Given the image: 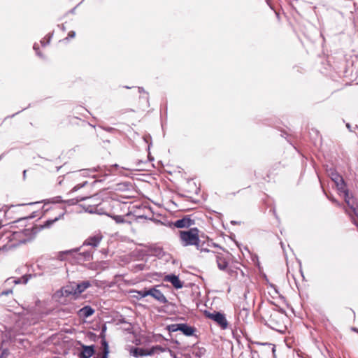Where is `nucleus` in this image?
<instances>
[{"label": "nucleus", "mask_w": 358, "mask_h": 358, "mask_svg": "<svg viewBox=\"0 0 358 358\" xmlns=\"http://www.w3.org/2000/svg\"><path fill=\"white\" fill-rule=\"evenodd\" d=\"M104 129L107 131H112L114 129L112 127H107V128H104Z\"/></svg>", "instance_id": "obj_45"}, {"label": "nucleus", "mask_w": 358, "mask_h": 358, "mask_svg": "<svg viewBox=\"0 0 358 358\" xmlns=\"http://www.w3.org/2000/svg\"><path fill=\"white\" fill-rule=\"evenodd\" d=\"M138 92H139V93H142V92L145 93V92L144 89H143V87H138Z\"/></svg>", "instance_id": "obj_44"}, {"label": "nucleus", "mask_w": 358, "mask_h": 358, "mask_svg": "<svg viewBox=\"0 0 358 358\" xmlns=\"http://www.w3.org/2000/svg\"><path fill=\"white\" fill-rule=\"evenodd\" d=\"M87 202L81 205L86 212L90 213H97L100 214V200L103 201L96 196H92L90 197H85Z\"/></svg>", "instance_id": "obj_4"}, {"label": "nucleus", "mask_w": 358, "mask_h": 358, "mask_svg": "<svg viewBox=\"0 0 358 358\" xmlns=\"http://www.w3.org/2000/svg\"><path fill=\"white\" fill-rule=\"evenodd\" d=\"M79 5H80V3H79V4H78V5H77L76 7H74L73 8H72V9L70 10V13H72V14H74V13H75V11H76V8H77Z\"/></svg>", "instance_id": "obj_43"}, {"label": "nucleus", "mask_w": 358, "mask_h": 358, "mask_svg": "<svg viewBox=\"0 0 358 358\" xmlns=\"http://www.w3.org/2000/svg\"><path fill=\"white\" fill-rule=\"evenodd\" d=\"M85 198L83 196H78L74 199H67L64 201V203H67L69 206H73L77 204L79 201H85Z\"/></svg>", "instance_id": "obj_27"}, {"label": "nucleus", "mask_w": 358, "mask_h": 358, "mask_svg": "<svg viewBox=\"0 0 358 358\" xmlns=\"http://www.w3.org/2000/svg\"><path fill=\"white\" fill-rule=\"evenodd\" d=\"M171 355L172 357H173L174 358H176V355L173 352H171Z\"/></svg>", "instance_id": "obj_51"}, {"label": "nucleus", "mask_w": 358, "mask_h": 358, "mask_svg": "<svg viewBox=\"0 0 358 358\" xmlns=\"http://www.w3.org/2000/svg\"><path fill=\"white\" fill-rule=\"evenodd\" d=\"M63 216H64V213L59 215L57 217H55L54 219H50V220L45 221L44 223L43 224L40 225V227H38L39 231L43 229L50 228L55 222L58 221Z\"/></svg>", "instance_id": "obj_19"}, {"label": "nucleus", "mask_w": 358, "mask_h": 358, "mask_svg": "<svg viewBox=\"0 0 358 358\" xmlns=\"http://www.w3.org/2000/svg\"><path fill=\"white\" fill-rule=\"evenodd\" d=\"M131 354L135 357H138L142 356L151 355L152 354V352H147L143 348H133L131 350Z\"/></svg>", "instance_id": "obj_17"}, {"label": "nucleus", "mask_w": 358, "mask_h": 358, "mask_svg": "<svg viewBox=\"0 0 358 358\" xmlns=\"http://www.w3.org/2000/svg\"><path fill=\"white\" fill-rule=\"evenodd\" d=\"M33 277L31 274H25L22 275L21 278H9L6 280V283H14L15 285H18L22 283L24 285L27 284L28 281Z\"/></svg>", "instance_id": "obj_13"}, {"label": "nucleus", "mask_w": 358, "mask_h": 358, "mask_svg": "<svg viewBox=\"0 0 358 358\" xmlns=\"http://www.w3.org/2000/svg\"><path fill=\"white\" fill-rule=\"evenodd\" d=\"M106 325H104L102 327L101 332L100 334V336L101 337V345H102L103 341H106V338H105V331H106Z\"/></svg>", "instance_id": "obj_35"}, {"label": "nucleus", "mask_w": 358, "mask_h": 358, "mask_svg": "<svg viewBox=\"0 0 358 358\" xmlns=\"http://www.w3.org/2000/svg\"><path fill=\"white\" fill-rule=\"evenodd\" d=\"M95 353V346L94 345H81V350L78 354L79 358H90Z\"/></svg>", "instance_id": "obj_10"}, {"label": "nucleus", "mask_w": 358, "mask_h": 358, "mask_svg": "<svg viewBox=\"0 0 358 358\" xmlns=\"http://www.w3.org/2000/svg\"><path fill=\"white\" fill-rule=\"evenodd\" d=\"M37 262L38 268L45 273H55L61 264L58 259L49 257H41Z\"/></svg>", "instance_id": "obj_2"}, {"label": "nucleus", "mask_w": 358, "mask_h": 358, "mask_svg": "<svg viewBox=\"0 0 358 358\" xmlns=\"http://www.w3.org/2000/svg\"><path fill=\"white\" fill-rule=\"evenodd\" d=\"M33 49L36 51V55L41 57V58H43V55L41 53V52L38 50H39V46L37 43H34V45H33Z\"/></svg>", "instance_id": "obj_32"}, {"label": "nucleus", "mask_w": 358, "mask_h": 358, "mask_svg": "<svg viewBox=\"0 0 358 358\" xmlns=\"http://www.w3.org/2000/svg\"><path fill=\"white\" fill-rule=\"evenodd\" d=\"M109 354V346L107 341H103L102 342V355L101 358H108Z\"/></svg>", "instance_id": "obj_26"}, {"label": "nucleus", "mask_w": 358, "mask_h": 358, "mask_svg": "<svg viewBox=\"0 0 358 358\" xmlns=\"http://www.w3.org/2000/svg\"><path fill=\"white\" fill-rule=\"evenodd\" d=\"M20 112V111H18V112H17L16 113H15V114L12 115L11 116H8V117H6L5 119H6V118H8V117H14L16 114H18Z\"/></svg>", "instance_id": "obj_47"}, {"label": "nucleus", "mask_w": 358, "mask_h": 358, "mask_svg": "<svg viewBox=\"0 0 358 358\" xmlns=\"http://www.w3.org/2000/svg\"><path fill=\"white\" fill-rule=\"evenodd\" d=\"M213 245H214V246H215V247H218V245H217L214 244V243H213Z\"/></svg>", "instance_id": "obj_57"}, {"label": "nucleus", "mask_w": 358, "mask_h": 358, "mask_svg": "<svg viewBox=\"0 0 358 358\" xmlns=\"http://www.w3.org/2000/svg\"><path fill=\"white\" fill-rule=\"evenodd\" d=\"M181 323L179 324H173L168 326V329L169 331L175 332L177 331H180Z\"/></svg>", "instance_id": "obj_30"}, {"label": "nucleus", "mask_w": 358, "mask_h": 358, "mask_svg": "<svg viewBox=\"0 0 358 358\" xmlns=\"http://www.w3.org/2000/svg\"><path fill=\"white\" fill-rule=\"evenodd\" d=\"M344 199L347 205L350 204V199H352V196L350 195L349 191L345 192L344 194H343Z\"/></svg>", "instance_id": "obj_31"}, {"label": "nucleus", "mask_w": 358, "mask_h": 358, "mask_svg": "<svg viewBox=\"0 0 358 358\" xmlns=\"http://www.w3.org/2000/svg\"><path fill=\"white\" fill-rule=\"evenodd\" d=\"M51 202L55 203L63 202L64 203V201L61 199V196H55L51 199Z\"/></svg>", "instance_id": "obj_36"}, {"label": "nucleus", "mask_w": 358, "mask_h": 358, "mask_svg": "<svg viewBox=\"0 0 358 358\" xmlns=\"http://www.w3.org/2000/svg\"><path fill=\"white\" fill-rule=\"evenodd\" d=\"M206 353V349L201 347H194L192 350V354L197 358L202 357Z\"/></svg>", "instance_id": "obj_24"}, {"label": "nucleus", "mask_w": 358, "mask_h": 358, "mask_svg": "<svg viewBox=\"0 0 358 358\" xmlns=\"http://www.w3.org/2000/svg\"><path fill=\"white\" fill-rule=\"evenodd\" d=\"M184 335L187 336H193L196 331V328L189 326L186 323H181L180 331Z\"/></svg>", "instance_id": "obj_15"}, {"label": "nucleus", "mask_w": 358, "mask_h": 358, "mask_svg": "<svg viewBox=\"0 0 358 358\" xmlns=\"http://www.w3.org/2000/svg\"><path fill=\"white\" fill-rule=\"evenodd\" d=\"M125 88H127V89H130L131 87H128V86H125L124 87Z\"/></svg>", "instance_id": "obj_56"}, {"label": "nucleus", "mask_w": 358, "mask_h": 358, "mask_svg": "<svg viewBox=\"0 0 358 358\" xmlns=\"http://www.w3.org/2000/svg\"><path fill=\"white\" fill-rule=\"evenodd\" d=\"M204 315L208 319L214 321L222 329L228 328L229 323L224 313L218 311H213V313L205 311Z\"/></svg>", "instance_id": "obj_6"}, {"label": "nucleus", "mask_w": 358, "mask_h": 358, "mask_svg": "<svg viewBox=\"0 0 358 358\" xmlns=\"http://www.w3.org/2000/svg\"><path fill=\"white\" fill-rule=\"evenodd\" d=\"M9 354L8 349H0V358H4Z\"/></svg>", "instance_id": "obj_33"}, {"label": "nucleus", "mask_w": 358, "mask_h": 358, "mask_svg": "<svg viewBox=\"0 0 358 358\" xmlns=\"http://www.w3.org/2000/svg\"><path fill=\"white\" fill-rule=\"evenodd\" d=\"M231 223L232 224H238V222L237 221H231Z\"/></svg>", "instance_id": "obj_53"}, {"label": "nucleus", "mask_w": 358, "mask_h": 358, "mask_svg": "<svg viewBox=\"0 0 358 358\" xmlns=\"http://www.w3.org/2000/svg\"><path fill=\"white\" fill-rule=\"evenodd\" d=\"M76 287H75V282L71 283L69 285H67L66 286L62 287L60 290L57 292V294L59 296H64V297H69L70 296H73V299H77L78 297H76Z\"/></svg>", "instance_id": "obj_8"}, {"label": "nucleus", "mask_w": 358, "mask_h": 358, "mask_svg": "<svg viewBox=\"0 0 358 358\" xmlns=\"http://www.w3.org/2000/svg\"><path fill=\"white\" fill-rule=\"evenodd\" d=\"M199 230L196 227L186 231H180V239L182 246L196 245L199 244Z\"/></svg>", "instance_id": "obj_1"}, {"label": "nucleus", "mask_w": 358, "mask_h": 358, "mask_svg": "<svg viewBox=\"0 0 358 358\" xmlns=\"http://www.w3.org/2000/svg\"><path fill=\"white\" fill-rule=\"evenodd\" d=\"M102 239V236L100 234L88 237L83 243V246H92V248L97 247Z\"/></svg>", "instance_id": "obj_12"}, {"label": "nucleus", "mask_w": 358, "mask_h": 358, "mask_svg": "<svg viewBox=\"0 0 358 358\" xmlns=\"http://www.w3.org/2000/svg\"><path fill=\"white\" fill-rule=\"evenodd\" d=\"M329 199L331 200L333 203H336V205H340L339 202L336 199L329 197Z\"/></svg>", "instance_id": "obj_42"}, {"label": "nucleus", "mask_w": 358, "mask_h": 358, "mask_svg": "<svg viewBox=\"0 0 358 358\" xmlns=\"http://www.w3.org/2000/svg\"><path fill=\"white\" fill-rule=\"evenodd\" d=\"M185 358H191L189 355H185Z\"/></svg>", "instance_id": "obj_54"}, {"label": "nucleus", "mask_w": 358, "mask_h": 358, "mask_svg": "<svg viewBox=\"0 0 358 358\" xmlns=\"http://www.w3.org/2000/svg\"><path fill=\"white\" fill-rule=\"evenodd\" d=\"M195 246L196 249L201 252H211L213 255H214V252H211L208 248L210 246L209 241L206 242L205 241L199 239V244L196 245Z\"/></svg>", "instance_id": "obj_16"}, {"label": "nucleus", "mask_w": 358, "mask_h": 358, "mask_svg": "<svg viewBox=\"0 0 358 358\" xmlns=\"http://www.w3.org/2000/svg\"><path fill=\"white\" fill-rule=\"evenodd\" d=\"M39 231L38 227H31L29 228L24 229L20 231H15L13 233V239H18L19 243H26L31 241L36 234Z\"/></svg>", "instance_id": "obj_3"}, {"label": "nucleus", "mask_w": 358, "mask_h": 358, "mask_svg": "<svg viewBox=\"0 0 358 358\" xmlns=\"http://www.w3.org/2000/svg\"><path fill=\"white\" fill-rule=\"evenodd\" d=\"M336 187H337V189L338 191L339 192V193L341 194H344L345 192H348V189L346 188V185H345V182L344 180L337 183L336 185Z\"/></svg>", "instance_id": "obj_28"}, {"label": "nucleus", "mask_w": 358, "mask_h": 358, "mask_svg": "<svg viewBox=\"0 0 358 358\" xmlns=\"http://www.w3.org/2000/svg\"><path fill=\"white\" fill-rule=\"evenodd\" d=\"M26 173H27V171H26V170H24V171H23V178H24V179H25V178H26Z\"/></svg>", "instance_id": "obj_48"}, {"label": "nucleus", "mask_w": 358, "mask_h": 358, "mask_svg": "<svg viewBox=\"0 0 358 358\" xmlns=\"http://www.w3.org/2000/svg\"><path fill=\"white\" fill-rule=\"evenodd\" d=\"M151 138V137L149 136H147V137H144V140L148 143V138Z\"/></svg>", "instance_id": "obj_52"}, {"label": "nucleus", "mask_w": 358, "mask_h": 358, "mask_svg": "<svg viewBox=\"0 0 358 358\" xmlns=\"http://www.w3.org/2000/svg\"><path fill=\"white\" fill-rule=\"evenodd\" d=\"M80 259L83 261H90L92 259V252L90 250L83 251L78 253Z\"/></svg>", "instance_id": "obj_23"}, {"label": "nucleus", "mask_w": 358, "mask_h": 358, "mask_svg": "<svg viewBox=\"0 0 358 358\" xmlns=\"http://www.w3.org/2000/svg\"><path fill=\"white\" fill-rule=\"evenodd\" d=\"M331 179L336 185L337 183L344 180L343 177L338 174L337 173H331Z\"/></svg>", "instance_id": "obj_29"}, {"label": "nucleus", "mask_w": 358, "mask_h": 358, "mask_svg": "<svg viewBox=\"0 0 358 358\" xmlns=\"http://www.w3.org/2000/svg\"><path fill=\"white\" fill-rule=\"evenodd\" d=\"M355 128L358 129V125L357 124L356 125Z\"/></svg>", "instance_id": "obj_59"}, {"label": "nucleus", "mask_w": 358, "mask_h": 358, "mask_svg": "<svg viewBox=\"0 0 358 358\" xmlns=\"http://www.w3.org/2000/svg\"><path fill=\"white\" fill-rule=\"evenodd\" d=\"M50 38H51V36H49L46 43H45L44 39L41 40V43L42 45V46H45L46 45H48L50 43Z\"/></svg>", "instance_id": "obj_39"}, {"label": "nucleus", "mask_w": 358, "mask_h": 358, "mask_svg": "<svg viewBox=\"0 0 358 358\" xmlns=\"http://www.w3.org/2000/svg\"><path fill=\"white\" fill-rule=\"evenodd\" d=\"M194 224V220L191 219L189 216L187 215L181 219H179L173 222V226L178 229L188 228Z\"/></svg>", "instance_id": "obj_9"}, {"label": "nucleus", "mask_w": 358, "mask_h": 358, "mask_svg": "<svg viewBox=\"0 0 358 358\" xmlns=\"http://www.w3.org/2000/svg\"><path fill=\"white\" fill-rule=\"evenodd\" d=\"M348 206L352 210L353 215L358 219V209H357V201L353 196L350 199V204Z\"/></svg>", "instance_id": "obj_25"}, {"label": "nucleus", "mask_w": 358, "mask_h": 358, "mask_svg": "<svg viewBox=\"0 0 358 358\" xmlns=\"http://www.w3.org/2000/svg\"><path fill=\"white\" fill-rule=\"evenodd\" d=\"M87 183V181L81 183V184H78L77 185H76L72 189H71V192H76L77 190H78L80 188L84 187L86 184Z\"/></svg>", "instance_id": "obj_34"}, {"label": "nucleus", "mask_w": 358, "mask_h": 358, "mask_svg": "<svg viewBox=\"0 0 358 358\" xmlns=\"http://www.w3.org/2000/svg\"><path fill=\"white\" fill-rule=\"evenodd\" d=\"M346 213L349 214L351 218L352 222L358 227V221L352 216V215L346 210Z\"/></svg>", "instance_id": "obj_37"}, {"label": "nucleus", "mask_w": 358, "mask_h": 358, "mask_svg": "<svg viewBox=\"0 0 358 358\" xmlns=\"http://www.w3.org/2000/svg\"><path fill=\"white\" fill-rule=\"evenodd\" d=\"M353 331H357L356 328L352 329Z\"/></svg>", "instance_id": "obj_58"}, {"label": "nucleus", "mask_w": 358, "mask_h": 358, "mask_svg": "<svg viewBox=\"0 0 358 358\" xmlns=\"http://www.w3.org/2000/svg\"><path fill=\"white\" fill-rule=\"evenodd\" d=\"M164 280L169 282L177 289H181L184 286V282L179 279L178 275L169 274L165 276Z\"/></svg>", "instance_id": "obj_11"}, {"label": "nucleus", "mask_w": 358, "mask_h": 358, "mask_svg": "<svg viewBox=\"0 0 358 358\" xmlns=\"http://www.w3.org/2000/svg\"><path fill=\"white\" fill-rule=\"evenodd\" d=\"M159 285L152 286L149 287V296H152L159 303L165 304L168 303V300L162 291L157 289Z\"/></svg>", "instance_id": "obj_7"}, {"label": "nucleus", "mask_w": 358, "mask_h": 358, "mask_svg": "<svg viewBox=\"0 0 358 358\" xmlns=\"http://www.w3.org/2000/svg\"><path fill=\"white\" fill-rule=\"evenodd\" d=\"M28 217H24V218H22L20 220H19L17 222H22V221H24L27 219Z\"/></svg>", "instance_id": "obj_49"}, {"label": "nucleus", "mask_w": 358, "mask_h": 358, "mask_svg": "<svg viewBox=\"0 0 358 358\" xmlns=\"http://www.w3.org/2000/svg\"><path fill=\"white\" fill-rule=\"evenodd\" d=\"M145 163H146V162H144L141 160H139L137 163V166L138 167V169H143L142 165H143V164H145Z\"/></svg>", "instance_id": "obj_41"}, {"label": "nucleus", "mask_w": 358, "mask_h": 358, "mask_svg": "<svg viewBox=\"0 0 358 358\" xmlns=\"http://www.w3.org/2000/svg\"><path fill=\"white\" fill-rule=\"evenodd\" d=\"M4 155H5V154H4V153H3V154H1V155H0V160L3 157Z\"/></svg>", "instance_id": "obj_55"}, {"label": "nucleus", "mask_w": 358, "mask_h": 358, "mask_svg": "<svg viewBox=\"0 0 358 358\" xmlns=\"http://www.w3.org/2000/svg\"><path fill=\"white\" fill-rule=\"evenodd\" d=\"M94 358H97V357H94Z\"/></svg>", "instance_id": "obj_60"}, {"label": "nucleus", "mask_w": 358, "mask_h": 358, "mask_svg": "<svg viewBox=\"0 0 358 358\" xmlns=\"http://www.w3.org/2000/svg\"><path fill=\"white\" fill-rule=\"evenodd\" d=\"M216 258V262L217 264V267L220 270L225 271L228 267V262L227 261L223 258L220 255H214Z\"/></svg>", "instance_id": "obj_20"}, {"label": "nucleus", "mask_w": 358, "mask_h": 358, "mask_svg": "<svg viewBox=\"0 0 358 358\" xmlns=\"http://www.w3.org/2000/svg\"><path fill=\"white\" fill-rule=\"evenodd\" d=\"M90 286L91 283L88 280H84L79 283H75L76 289V297H78L81 293L85 291Z\"/></svg>", "instance_id": "obj_14"}, {"label": "nucleus", "mask_w": 358, "mask_h": 358, "mask_svg": "<svg viewBox=\"0 0 358 358\" xmlns=\"http://www.w3.org/2000/svg\"><path fill=\"white\" fill-rule=\"evenodd\" d=\"M110 202L108 200L101 201L100 200V215H106L110 217L117 224L124 223L125 219L122 215H115L112 214L110 212Z\"/></svg>", "instance_id": "obj_5"}, {"label": "nucleus", "mask_w": 358, "mask_h": 358, "mask_svg": "<svg viewBox=\"0 0 358 358\" xmlns=\"http://www.w3.org/2000/svg\"><path fill=\"white\" fill-rule=\"evenodd\" d=\"M130 293H135V294H136V295H133V297L136 298L138 300H140V299H141L143 298H145V297L149 296V294H150L149 287L148 288H144L142 290H135V289H133V290L130 291Z\"/></svg>", "instance_id": "obj_18"}, {"label": "nucleus", "mask_w": 358, "mask_h": 358, "mask_svg": "<svg viewBox=\"0 0 358 358\" xmlns=\"http://www.w3.org/2000/svg\"><path fill=\"white\" fill-rule=\"evenodd\" d=\"M280 245H281L282 249L284 250H285L284 249L285 245H284V243L282 242H280Z\"/></svg>", "instance_id": "obj_50"}, {"label": "nucleus", "mask_w": 358, "mask_h": 358, "mask_svg": "<svg viewBox=\"0 0 358 358\" xmlns=\"http://www.w3.org/2000/svg\"><path fill=\"white\" fill-rule=\"evenodd\" d=\"M12 292H13V290L11 289H8L3 291L0 295L8 296V294H11Z\"/></svg>", "instance_id": "obj_38"}, {"label": "nucleus", "mask_w": 358, "mask_h": 358, "mask_svg": "<svg viewBox=\"0 0 358 358\" xmlns=\"http://www.w3.org/2000/svg\"><path fill=\"white\" fill-rule=\"evenodd\" d=\"M346 127H347V128H348L350 131H352V130H351V126H350V124L349 123H347V124H346Z\"/></svg>", "instance_id": "obj_46"}, {"label": "nucleus", "mask_w": 358, "mask_h": 358, "mask_svg": "<svg viewBox=\"0 0 358 358\" xmlns=\"http://www.w3.org/2000/svg\"><path fill=\"white\" fill-rule=\"evenodd\" d=\"M100 169V172L103 173L104 176H108L111 172V168H107L106 166H98L97 169L94 168L92 169H87L85 171V172L90 171V172H96Z\"/></svg>", "instance_id": "obj_22"}, {"label": "nucleus", "mask_w": 358, "mask_h": 358, "mask_svg": "<svg viewBox=\"0 0 358 358\" xmlns=\"http://www.w3.org/2000/svg\"><path fill=\"white\" fill-rule=\"evenodd\" d=\"M76 36V32L74 31H71L69 32L68 34V37L67 38H74Z\"/></svg>", "instance_id": "obj_40"}, {"label": "nucleus", "mask_w": 358, "mask_h": 358, "mask_svg": "<svg viewBox=\"0 0 358 358\" xmlns=\"http://www.w3.org/2000/svg\"><path fill=\"white\" fill-rule=\"evenodd\" d=\"M80 314L81 316L84 317H88L93 315L94 313V310L90 306H85L82 308L80 310Z\"/></svg>", "instance_id": "obj_21"}]
</instances>
